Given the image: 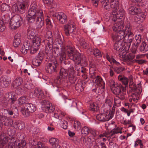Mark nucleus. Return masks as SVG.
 Returning a JSON list of instances; mask_svg holds the SVG:
<instances>
[{"instance_id":"1","label":"nucleus","mask_w":148,"mask_h":148,"mask_svg":"<svg viewBox=\"0 0 148 148\" xmlns=\"http://www.w3.org/2000/svg\"><path fill=\"white\" fill-rule=\"evenodd\" d=\"M65 52H66L69 58L76 62L77 65L79 64L82 62H84L82 59L81 54L75 51V48L71 46H67L65 48Z\"/></svg>"},{"instance_id":"2","label":"nucleus","mask_w":148,"mask_h":148,"mask_svg":"<svg viewBox=\"0 0 148 148\" xmlns=\"http://www.w3.org/2000/svg\"><path fill=\"white\" fill-rule=\"evenodd\" d=\"M58 66L56 59L54 58L51 59L49 62L47 64L45 70L47 73L51 74L56 72L58 70Z\"/></svg>"},{"instance_id":"3","label":"nucleus","mask_w":148,"mask_h":148,"mask_svg":"<svg viewBox=\"0 0 148 148\" xmlns=\"http://www.w3.org/2000/svg\"><path fill=\"white\" fill-rule=\"evenodd\" d=\"M23 20L22 17L19 15H16L14 16L10 20V27L12 29H15L21 25Z\"/></svg>"},{"instance_id":"4","label":"nucleus","mask_w":148,"mask_h":148,"mask_svg":"<svg viewBox=\"0 0 148 148\" xmlns=\"http://www.w3.org/2000/svg\"><path fill=\"white\" fill-rule=\"evenodd\" d=\"M54 49L53 52L56 56H60V60L61 63L66 60V54L64 47H63L60 45V47H55Z\"/></svg>"},{"instance_id":"5","label":"nucleus","mask_w":148,"mask_h":148,"mask_svg":"<svg viewBox=\"0 0 148 148\" xmlns=\"http://www.w3.org/2000/svg\"><path fill=\"white\" fill-rule=\"evenodd\" d=\"M41 103L42 106V110H45L47 113H51L53 112L55 109V107L47 100H42L41 102Z\"/></svg>"},{"instance_id":"6","label":"nucleus","mask_w":148,"mask_h":148,"mask_svg":"<svg viewBox=\"0 0 148 148\" xmlns=\"http://www.w3.org/2000/svg\"><path fill=\"white\" fill-rule=\"evenodd\" d=\"M75 28L73 24L68 23L64 26V31L67 36H71L73 38L75 34Z\"/></svg>"},{"instance_id":"7","label":"nucleus","mask_w":148,"mask_h":148,"mask_svg":"<svg viewBox=\"0 0 148 148\" xmlns=\"http://www.w3.org/2000/svg\"><path fill=\"white\" fill-rule=\"evenodd\" d=\"M25 108L27 111L23 110L22 111L23 115L25 117H27L29 115V112H33L36 110L35 106L33 104L29 103L25 104Z\"/></svg>"},{"instance_id":"8","label":"nucleus","mask_w":148,"mask_h":148,"mask_svg":"<svg viewBox=\"0 0 148 148\" xmlns=\"http://www.w3.org/2000/svg\"><path fill=\"white\" fill-rule=\"evenodd\" d=\"M52 16L55 17L62 24L65 23L67 21V16L62 12H58L53 14Z\"/></svg>"},{"instance_id":"9","label":"nucleus","mask_w":148,"mask_h":148,"mask_svg":"<svg viewBox=\"0 0 148 148\" xmlns=\"http://www.w3.org/2000/svg\"><path fill=\"white\" fill-rule=\"evenodd\" d=\"M115 32H116V33L114 34H113L112 36L113 41H122V40L123 38H125L127 35H125L124 30Z\"/></svg>"},{"instance_id":"10","label":"nucleus","mask_w":148,"mask_h":148,"mask_svg":"<svg viewBox=\"0 0 148 148\" xmlns=\"http://www.w3.org/2000/svg\"><path fill=\"white\" fill-rule=\"evenodd\" d=\"M42 11L41 9L37 8L35 6H32L29 10L28 15L36 16V18L38 15H43Z\"/></svg>"},{"instance_id":"11","label":"nucleus","mask_w":148,"mask_h":148,"mask_svg":"<svg viewBox=\"0 0 148 148\" xmlns=\"http://www.w3.org/2000/svg\"><path fill=\"white\" fill-rule=\"evenodd\" d=\"M0 82L1 87L3 88H6L10 84L11 79L9 76L3 75L0 78Z\"/></svg>"},{"instance_id":"12","label":"nucleus","mask_w":148,"mask_h":148,"mask_svg":"<svg viewBox=\"0 0 148 148\" xmlns=\"http://www.w3.org/2000/svg\"><path fill=\"white\" fill-rule=\"evenodd\" d=\"M38 16L39 17L36 18V29L38 30L41 29L44 26V23L43 14Z\"/></svg>"},{"instance_id":"13","label":"nucleus","mask_w":148,"mask_h":148,"mask_svg":"<svg viewBox=\"0 0 148 148\" xmlns=\"http://www.w3.org/2000/svg\"><path fill=\"white\" fill-rule=\"evenodd\" d=\"M116 95H119L121 92H125L126 90L125 87L123 86L121 84L116 85V86L111 90Z\"/></svg>"},{"instance_id":"14","label":"nucleus","mask_w":148,"mask_h":148,"mask_svg":"<svg viewBox=\"0 0 148 148\" xmlns=\"http://www.w3.org/2000/svg\"><path fill=\"white\" fill-rule=\"evenodd\" d=\"M124 21L122 20L118 21L115 23L113 27V29L114 32H118L124 30L123 29L124 27Z\"/></svg>"},{"instance_id":"15","label":"nucleus","mask_w":148,"mask_h":148,"mask_svg":"<svg viewBox=\"0 0 148 148\" xmlns=\"http://www.w3.org/2000/svg\"><path fill=\"white\" fill-rule=\"evenodd\" d=\"M115 42L114 46V49L117 51H121L123 49L124 45L123 44V42L122 41H114Z\"/></svg>"},{"instance_id":"16","label":"nucleus","mask_w":148,"mask_h":148,"mask_svg":"<svg viewBox=\"0 0 148 148\" xmlns=\"http://www.w3.org/2000/svg\"><path fill=\"white\" fill-rule=\"evenodd\" d=\"M109 116L104 113H100L96 116L97 119L99 121L102 122L108 121L109 120Z\"/></svg>"},{"instance_id":"17","label":"nucleus","mask_w":148,"mask_h":148,"mask_svg":"<svg viewBox=\"0 0 148 148\" xmlns=\"http://www.w3.org/2000/svg\"><path fill=\"white\" fill-rule=\"evenodd\" d=\"M9 95L8 93H6L5 94V97L3 99L4 101H5L7 103L10 104L11 105L13 104L16 101L15 99L12 97L10 94Z\"/></svg>"},{"instance_id":"18","label":"nucleus","mask_w":148,"mask_h":148,"mask_svg":"<svg viewBox=\"0 0 148 148\" xmlns=\"http://www.w3.org/2000/svg\"><path fill=\"white\" fill-rule=\"evenodd\" d=\"M65 105L71 109H73L72 107H77V103L71 99L66 98L65 100Z\"/></svg>"},{"instance_id":"19","label":"nucleus","mask_w":148,"mask_h":148,"mask_svg":"<svg viewBox=\"0 0 148 148\" xmlns=\"http://www.w3.org/2000/svg\"><path fill=\"white\" fill-rule=\"evenodd\" d=\"M8 138L5 134L2 133L0 135V148H3L4 145L8 142Z\"/></svg>"},{"instance_id":"20","label":"nucleus","mask_w":148,"mask_h":148,"mask_svg":"<svg viewBox=\"0 0 148 148\" xmlns=\"http://www.w3.org/2000/svg\"><path fill=\"white\" fill-rule=\"evenodd\" d=\"M141 10L140 8L138 7H136L134 6H132L129 9V12L131 14L133 15H137L139 13Z\"/></svg>"},{"instance_id":"21","label":"nucleus","mask_w":148,"mask_h":148,"mask_svg":"<svg viewBox=\"0 0 148 148\" xmlns=\"http://www.w3.org/2000/svg\"><path fill=\"white\" fill-rule=\"evenodd\" d=\"M50 144L54 148H59L60 145H59V140L56 138H52L49 140Z\"/></svg>"},{"instance_id":"22","label":"nucleus","mask_w":148,"mask_h":148,"mask_svg":"<svg viewBox=\"0 0 148 148\" xmlns=\"http://www.w3.org/2000/svg\"><path fill=\"white\" fill-rule=\"evenodd\" d=\"M79 41L80 46L83 48L85 49H88V50L89 47V45L88 42H86L85 40L83 38H80L79 39Z\"/></svg>"},{"instance_id":"23","label":"nucleus","mask_w":148,"mask_h":148,"mask_svg":"<svg viewBox=\"0 0 148 148\" xmlns=\"http://www.w3.org/2000/svg\"><path fill=\"white\" fill-rule=\"evenodd\" d=\"M35 30L32 28L29 27L27 30V34L28 39H32L37 35L35 34Z\"/></svg>"},{"instance_id":"24","label":"nucleus","mask_w":148,"mask_h":148,"mask_svg":"<svg viewBox=\"0 0 148 148\" xmlns=\"http://www.w3.org/2000/svg\"><path fill=\"white\" fill-rule=\"evenodd\" d=\"M23 82L22 78L21 77L16 78L13 82L12 86L14 88H16L20 86Z\"/></svg>"},{"instance_id":"25","label":"nucleus","mask_w":148,"mask_h":148,"mask_svg":"<svg viewBox=\"0 0 148 148\" xmlns=\"http://www.w3.org/2000/svg\"><path fill=\"white\" fill-rule=\"evenodd\" d=\"M135 55L133 54L128 53L124 58V61L127 64H132V60L134 58Z\"/></svg>"},{"instance_id":"26","label":"nucleus","mask_w":148,"mask_h":148,"mask_svg":"<svg viewBox=\"0 0 148 148\" xmlns=\"http://www.w3.org/2000/svg\"><path fill=\"white\" fill-rule=\"evenodd\" d=\"M68 74V71L67 70H66L63 68H62L59 72V77L62 78V79H65L67 78Z\"/></svg>"},{"instance_id":"27","label":"nucleus","mask_w":148,"mask_h":148,"mask_svg":"<svg viewBox=\"0 0 148 148\" xmlns=\"http://www.w3.org/2000/svg\"><path fill=\"white\" fill-rule=\"evenodd\" d=\"M32 41L33 43V46L39 47L40 46L41 39L39 36L37 35L33 39H32Z\"/></svg>"},{"instance_id":"28","label":"nucleus","mask_w":148,"mask_h":148,"mask_svg":"<svg viewBox=\"0 0 148 148\" xmlns=\"http://www.w3.org/2000/svg\"><path fill=\"white\" fill-rule=\"evenodd\" d=\"M88 51L91 52V53H92L96 57L101 56V55L100 51L97 48L92 49L90 47L89 48Z\"/></svg>"},{"instance_id":"29","label":"nucleus","mask_w":148,"mask_h":148,"mask_svg":"<svg viewBox=\"0 0 148 148\" xmlns=\"http://www.w3.org/2000/svg\"><path fill=\"white\" fill-rule=\"evenodd\" d=\"M145 14V13L141 12V10H140L139 13L137 14V16L135 18V20L137 22L140 21V20H143L146 16Z\"/></svg>"},{"instance_id":"30","label":"nucleus","mask_w":148,"mask_h":148,"mask_svg":"<svg viewBox=\"0 0 148 148\" xmlns=\"http://www.w3.org/2000/svg\"><path fill=\"white\" fill-rule=\"evenodd\" d=\"M21 42L20 35L19 34H17L14 36V39L13 42V45L14 47H18L20 45Z\"/></svg>"},{"instance_id":"31","label":"nucleus","mask_w":148,"mask_h":148,"mask_svg":"<svg viewBox=\"0 0 148 148\" xmlns=\"http://www.w3.org/2000/svg\"><path fill=\"white\" fill-rule=\"evenodd\" d=\"M14 125L16 127V128L20 130L23 129L25 127L24 123L22 121H14Z\"/></svg>"},{"instance_id":"32","label":"nucleus","mask_w":148,"mask_h":148,"mask_svg":"<svg viewBox=\"0 0 148 148\" xmlns=\"http://www.w3.org/2000/svg\"><path fill=\"white\" fill-rule=\"evenodd\" d=\"M82 84H83L81 81L75 84V88L78 92H80L83 90L84 88Z\"/></svg>"},{"instance_id":"33","label":"nucleus","mask_w":148,"mask_h":148,"mask_svg":"<svg viewBox=\"0 0 148 148\" xmlns=\"http://www.w3.org/2000/svg\"><path fill=\"white\" fill-rule=\"evenodd\" d=\"M140 51L143 53H145L148 51V44L145 42H143L141 44L140 49Z\"/></svg>"},{"instance_id":"34","label":"nucleus","mask_w":148,"mask_h":148,"mask_svg":"<svg viewBox=\"0 0 148 148\" xmlns=\"http://www.w3.org/2000/svg\"><path fill=\"white\" fill-rule=\"evenodd\" d=\"M116 12H117L116 14L118 18L121 19V17H123L125 14V11L122 8H117V10L115 11Z\"/></svg>"},{"instance_id":"35","label":"nucleus","mask_w":148,"mask_h":148,"mask_svg":"<svg viewBox=\"0 0 148 148\" xmlns=\"http://www.w3.org/2000/svg\"><path fill=\"white\" fill-rule=\"evenodd\" d=\"M118 79L121 81L125 85V86L126 88V85H127L128 82V79L124 76L121 75H119L118 77Z\"/></svg>"},{"instance_id":"36","label":"nucleus","mask_w":148,"mask_h":148,"mask_svg":"<svg viewBox=\"0 0 148 148\" xmlns=\"http://www.w3.org/2000/svg\"><path fill=\"white\" fill-rule=\"evenodd\" d=\"M95 82L98 86H103V85H105L102 79L98 75L97 76L96 78H95Z\"/></svg>"},{"instance_id":"37","label":"nucleus","mask_w":148,"mask_h":148,"mask_svg":"<svg viewBox=\"0 0 148 148\" xmlns=\"http://www.w3.org/2000/svg\"><path fill=\"white\" fill-rule=\"evenodd\" d=\"M18 8L19 12L21 14H23L25 13V5L24 3H21L18 4Z\"/></svg>"},{"instance_id":"38","label":"nucleus","mask_w":148,"mask_h":148,"mask_svg":"<svg viewBox=\"0 0 148 148\" xmlns=\"http://www.w3.org/2000/svg\"><path fill=\"white\" fill-rule=\"evenodd\" d=\"M36 19V16L27 15V20L29 23H34Z\"/></svg>"},{"instance_id":"39","label":"nucleus","mask_w":148,"mask_h":148,"mask_svg":"<svg viewBox=\"0 0 148 148\" xmlns=\"http://www.w3.org/2000/svg\"><path fill=\"white\" fill-rule=\"evenodd\" d=\"M69 79L70 82L71 84H76L78 82L76 77H74L73 75H71L69 76Z\"/></svg>"},{"instance_id":"40","label":"nucleus","mask_w":148,"mask_h":148,"mask_svg":"<svg viewBox=\"0 0 148 148\" xmlns=\"http://www.w3.org/2000/svg\"><path fill=\"white\" fill-rule=\"evenodd\" d=\"M10 6L5 3H3L1 6V11H8L10 10Z\"/></svg>"},{"instance_id":"41","label":"nucleus","mask_w":148,"mask_h":148,"mask_svg":"<svg viewBox=\"0 0 148 148\" xmlns=\"http://www.w3.org/2000/svg\"><path fill=\"white\" fill-rule=\"evenodd\" d=\"M18 103L20 105H22L24 104H26L27 100L25 97H22L19 98L18 100Z\"/></svg>"},{"instance_id":"42","label":"nucleus","mask_w":148,"mask_h":148,"mask_svg":"<svg viewBox=\"0 0 148 148\" xmlns=\"http://www.w3.org/2000/svg\"><path fill=\"white\" fill-rule=\"evenodd\" d=\"M45 36L46 38H47V39H50V42H51L52 39H53L52 33L50 31H48L47 32Z\"/></svg>"},{"instance_id":"43","label":"nucleus","mask_w":148,"mask_h":148,"mask_svg":"<svg viewBox=\"0 0 148 148\" xmlns=\"http://www.w3.org/2000/svg\"><path fill=\"white\" fill-rule=\"evenodd\" d=\"M81 133L84 134L86 135L88 134L90 132V130L86 126L83 127L81 130Z\"/></svg>"},{"instance_id":"44","label":"nucleus","mask_w":148,"mask_h":148,"mask_svg":"<svg viewBox=\"0 0 148 148\" xmlns=\"http://www.w3.org/2000/svg\"><path fill=\"white\" fill-rule=\"evenodd\" d=\"M5 121H4V124L6 126H12L13 124L14 125V122L11 119H5Z\"/></svg>"},{"instance_id":"45","label":"nucleus","mask_w":148,"mask_h":148,"mask_svg":"<svg viewBox=\"0 0 148 148\" xmlns=\"http://www.w3.org/2000/svg\"><path fill=\"white\" fill-rule=\"evenodd\" d=\"M89 110L92 111H97L98 110V108L97 104L92 103L90 104Z\"/></svg>"},{"instance_id":"46","label":"nucleus","mask_w":148,"mask_h":148,"mask_svg":"<svg viewBox=\"0 0 148 148\" xmlns=\"http://www.w3.org/2000/svg\"><path fill=\"white\" fill-rule=\"evenodd\" d=\"M73 126L76 129L80 130L81 128V124L79 121H75L74 123Z\"/></svg>"},{"instance_id":"47","label":"nucleus","mask_w":148,"mask_h":148,"mask_svg":"<svg viewBox=\"0 0 148 148\" xmlns=\"http://www.w3.org/2000/svg\"><path fill=\"white\" fill-rule=\"evenodd\" d=\"M47 41H48V42L47 43V44L46 45V49H51V48L52 47V44L53 41V39H52L51 42H50V39L47 40Z\"/></svg>"},{"instance_id":"48","label":"nucleus","mask_w":148,"mask_h":148,"mask_svg":"<svg viewBox=\"0 0 148 148\" xmlns=\"http://www.w3.org/2000/svg\"><path fill=\"white\" fill-rule=\"evenodd\" d=\"M63 80V79H62V78L59 77H57L56 79L54 80V83L57 84V86H58L62 84V81Z\"/></svg>"},{"instance_id":"49","label":"nucleus","mask_w":148,"mask_h":148,"mask_svg":"<svg viewBox=\"0 0 148 148\" xmlns=\"http://www.w3.org/2000/svg\"><path fill=\"white\" fill-rule=\"evenodd\" d=\"M129 88L131 89V90H132L133 92H135L137 90V87L136 86V85L134 84L133 83H132L130 82V84L129 85Z\"/></svg>"},{"instance_id":"50","label":"nucleus","mask_w":148,"mask_h":148,"mask_svg":"<svg viewBox=\"0 0 148 148\" xmlns=\"http://www.w3.org/2000/svg\"><path fill=\"white\" fill-rule=\"evenodd\" d=\"M39 48V47L33 46L32 45L30 51V53L32 54H33L36 53L37 51H38V49Z\"/></svg>"},{"instance_id":"51","label":"nucleus","mask_w":148,"mask_h":148,"mask_svg":"<svg viewBox=\"0 0 148 148\" xmlns=\"http://www.w3.org/2000/svg\"><path fill=\"white\" fill-rule=\"evenodd\" d=\"M108 85L110 87L111 90L113 88V87H114L116 86L115 82L113 79H110L109 80Z\"/></svg>"},{"instance_id":"52","label":"nucleus","mask_w":148,"mask_h":148,"mask_svg":"<svg viewBox=\"0 0 148 148\" xmlns=\"http://www.w3.org/2000/svg\"><path fill=\"white\" fill-rule=\"evenodd\" d=\"M119 95H117V97H118L121 100H123L125 99V96L126 95V93L124 92H121Z\"/></svg>"},{"instance_id":"53","label":"nucleus","mask_w":148,"mask_h":148,"mask_svg":"<svg viewBox=\"0 0 148 148\" xmlns=\"http://www.w3.org/2000/svg\"><path fill=\"white\" fill-rule=\"evenodd\" d=\"M127 36L128 37L127 40H126L125 39L124 42L129 45V47H130V43H131L132 40L133 39V37L131 36Z\"/></svg>"},{"instance_id":"54","label":"nucleus","mask_w":148,"mask_h":148,"mask_svg":"<svg viewBox=\"0 0 148 148\" xmlns=\"http://www.w3.org/2000/svg\"><path fill=\"white\" fill-rule=\"evenodd\" d=\"M5 27L3 21L0 20V32H3L5 30Z\"/></svg>"},{"instance_id":"55","label":"nucleus","mask_w":148,"mask_h":148,"mask_svg":"<svg viewBox=\"0 0 148 148\" xmlns=\"http://www.w3.org/2000/svg\"><path fill=\"white\" fill-rule=\"evenodd\" d=\"M124 70V68L121 67H116L114 69V71L117 73L122 72Z\"/></svg>"},{"instance_id":"56","label":"nucleus","mask_w":148,"mask_h":148,"mask_svg":"<svg viewBox=\"0 0 148 148\" xmlns=\"http://www.w3.org/2000/svg\"><path fill=\"white\" fill-rule=\"evenodd\" d=\"M32 85V84L28 82H25L24 83V87L27 89H30L31 88Z\"/></svg>"},{"instance_id":"57","label":"nucleus","mask_w":148,"mask_h":148,"mask_svg":"<svg viewBox=\"0 0 148 148\" xmlns=\"http://www.w3.org/2000/svg\"><path fill=\"white\" fill-rule=\"evenodd\" d=\"M12 9L13 12H19L18 5L17 4H14L12 6Z\"/></svg>"},{"instance_id":"58","label":"nucleus","mask_w":148,"mask_h":148,"mask_svg":"<svg viewBox=\"0 0 148 148\" xmlns=\"http://www.w3.org/2000/svg\"><path fill=\"white\" fill-rule=\"evenodd\" d=\"M118 145L114 143L111 141L109 143L110 148H118Z\"/></svg>"},{"instance_id":"59","label":"nucleus","mask_w":148,"mask_h":148,"mask_svg":"<svg viewBox=\"0 0 148 148\" xmlns=\"http://www.w3.org/2000/svg\"><path fill=\"white\" fill-rule=\"evenodd\" d=\"M44 54L42 52H39L37 58L40 61H42L43 59Z\"/></svg>"},{"instance_id":"60","label":"nucleus","mask_w":148,"mask_h":148,"mask_svg":"<svg viewBox=\"0 0 148 148\" xmlns=\"http://www.w3.org/2000/svg\"><path fill=\"white\" fill-rule=\"evenodd\" d=\"M23 47L29 49L30 48V44L28 41H27L24 42Z\"/></svg>"},{"instance_id":"61","label":"nucleus","mask_w":148,"mask_h":148,"mask_svg":"<svg viewBox=\"0 0 148 148\" xmlns=\"http://www.w3.org/2000/svg\"><path fill=\"white\" fill-rule=\"evenodd\" d=\"M90 132L94 137H96L98 135V132H97L96 130H95L92 129L90 130Z\"/></svg>"},{"instance_id":"62","label":"nucleus","mask_w":148,"mask_h":148,"mask_svg":"<svg viewBox=\"0 0 148 148\" xmlns=\"http://www.w3.org/2000/svg\"><path fill=\"white\" fill-rule=\"evenodd\" d=\"M45 4L48 5H51L53 3V0H42Z\"/></svg>"},{"instance_id":"63","label":"nucleus","mask_w":148,"mask_h":148,"mask_svg":"<svg viewBox=\"0 0 148 148\" xmlns=\"http://www.w3.org/2000/svg\"><path fill=\"white\" fill-rule=\"evenodd\" d=\"M61 126L64 129H66L67 126V122L66 121L62 122Z\"/></svg>"},{"instance_id":"64","label":"nucleus","mask_w":148,"mask_h":148,"mask_svg":"<svg viewBox=\"0 0 148 148\" xmlns=\"http://www.w3.org/2000/svg\"><path fill=\"white\" fill-rule=\"evenodd\" d=\"M38 59L36 60H34L32 61V63L33 65L36 66H38L40 65V62L38 61Z\"/></svg>"}]
</instances>
